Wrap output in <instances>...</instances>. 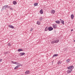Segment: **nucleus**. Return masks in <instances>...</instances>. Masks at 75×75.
Masks as SVG:
<instances>
[{"mask_svg": "<svg viewBox=\"0 0 75 75\" xmlns=\"http://www.w3.org/2000/svg\"><path fill=\"white\" fill-rule=\"evenodd\" d=\"M59 41V40H57L52 41L51 42V44H54V43H58V42Z\"/></svg>", "mask_w": 75, "mask_h": 75, "instance_id": "1", "label": "nucleus"}, {"mask_svg": "<svg viewBox=\"0 0 75 75\" xmlns=\"http://www.w3.org/2000/svg\"><path fill=\"white\" fill-rule=\"evenodd\" d=\"M9 8V7H8V5H5L3 7V9L4 10L5 9H6V8Z\"/></svg>", "mask_w": 75, "mask_h": 75, "instance_id": "2", "label": "nucleus"}, {"mask_svg": "<svg viewBox=\"0 0 75 75\" xmlns=\"http://www.w3.org/2000/svg\"><path fill=\"white\" fill-rule=\"evenodd\" d=\"M67 68L68 69L70 70L71 69H73L74 68V66H70L69 67H67Z\"/></svg>", "mask_w": 75, "mask_h": 75, "instance_id": "3", "label": "nucleus"}, {"mask_svg": "<svg viewBox=\"0 0 75 75\" xmlns=\"http://www.w3.org/2000/svg\"><path fill=\"white\" fill-rule=\"evenodd\" d=\"M72 71V69L69 70L68 69V70L67 71V73L68 74H70V73H71Z\"/></svg>", "mask_w": 75, "mask_h": 75, "instance_id": "4", "label": "nucleus"}, {"mask_svg": "<svg viewBox=\"0 0 75 75\" xmlns=\"http://www.w3.org/2000/svg\"><path fill=\"white\" fill-rule=\"evenodd\" d=\"M48 30L49 31H52L53 30V28L51 27H50L48 28Z\"/></svg>", "mask_w": 75, "mask_h": 75, "instance_id": "5", "label": "nucleus"}, {"mask_svg": "<svg viewBox=\"0 0 75 75\" xmlns=\"http://www.w3.org/2000/svg\"><path fill=\"white\" fill-rule=\"evenodd\" d=\"M53 28H56L57 27V25H56L55 24H53L52 25Z\"/></svg>", "mask_w": 75, "mask_h": 75, "instance_id": "6", "label": "nucleus"}, {"mask_svg": "<svg viewBox=\"0 0 75 75\" xmlns=\"http://www.w3.org/2000/svg\"><path fill=\"white\" fill-rule=\"evenodd\" d=\"M60 21L61 23H62V24L64 25V21L63 20H61V19H60Z\"/></svg>", "mask_w": 75, "mask_h": 75, "instance_id": "7", "label": "nucleus"}, {"mask_svg": "<svg viewBox=\"0 0 75 75\" xmlns=\"http://www.w3.org/2000/svg\"><path fill=\"white\" fill-rule=\"evenodd\" d=\"M55 11L54 10H52L51 11V13L52 14H54V13H55Z\"/></svg>", "mask_w": 75, "mask_h": 75, "instance_id": "8", "label": "nucleus"}, {"mask_svg": "<svg viewBox=\"0 0 75 75\" xmlns=\"http://www.w3.org/2000/svg\"><path fill=\"white\" fill-rule=\"evenodd\" d=\"M9 27L10 28H14V27L13 26H12V25H8Z\"/></svg>", "mask_w": 75, "mask_h": 75, "instance_id": "9", "label": "nucleus"}, {"mask_svg": "<svg viewBox=\"0 0 75 75\" xmlns=\"http://www.w3.org/2000/svg\"><path fill=\"white\" fill-rule=\"evenodd\" d=\"M19 67H20V65H18L15 67L14 69H18Z\"/></svg>", "mask_w": 75, "mask_h": 75, "instance_id": "10", "label": "nucleus"}, {"mask_svg": "<svg viewBox=\"0 0 75 75\" xmlns=\"http://www.w3.org/2000/svg\"><path fill=\"white\" fill-rule=\"evenodd\" d=\"M29 73H30V71L28 70L25 72V74L27 75V74H28Z\"/></svg>", "mask_w": 75, "mask_h": 75, "instance_id": "11", "label": "nucleus"}, {"mask_svg": "<svg viewBox=\"0 0 75 75\" xmlns=\"http://www.w3.org/2000/svg\"><path fill=\"white\" fill-rule=\"evenodd\" d=\"M55 22L57 24H60V21H55Z\"/></svg>", "mask_w": 75, "mask_h": 75, "instance_id": "12", "label": "nucleus"}, {"mask_svg": "<svg viewBox=\"0 0 75 75\" xmlns=\"http://www.w3.org/2000/svg\"><path fill=\"white\" fill-rule=\"evenodd\" d=\"M71 19H74V15H73V14H72L71 15Z\"/></svg>", "mask_w": 75, "mask_h": 75, "instance_id": "13", "label": "nucleus"}, {"mask_svg": "<svg viewBox=\"0 0 75 75\" xmlns=\"http://www.w3.org/2000/svg\"><path fill=\"white\" fill-rule=\"evenodd\" d=\"M58 54H55L53 55L52 57L53 58H54V57H55L58 56Z\"/></svg>", "mask_w": 75, "mask_h": 75, "instance_id": "14", "label": "nucleus"}, {"mask_svg": "<svg viewBox=\"0 0 75 75\" xmlns=\"http://www.w3.org/2000/svg\"><path fill=\"white\" fill-rule=\"evenodd\" d=\"M40 14H43V11L42 10V9H41L40 10Z\"/></svg>", "mask_w": 75, "mask_h": 75, "instance_id": "15", "label": "nucleus"}, {"mask_svg": "<svg viewBox=\"0 0 75 75\" xmlns=\"http://www.w3.org/2000/svg\"><path fill=\"white\" fill-rule=\"evenodd\" d=\"M18 52H20V51H23V50L21 49H19L18 50Z\"/></svg>", "mask_w": 75, "mask_h": 75, "instance_id": "16", "label": "nucleus"}, {"mask_svg": "<svg viewBox=\"0 0 75 75\" xmlns=\"http://www.w3.org/2000/svg\"><path fill=\"white\" fill-rule=\"evenodd\" d=\"M20 54L21 55V56H22V55H25V53H20Z\"/></svg>", "mask_w": 75, "mask_h": 75, "instance_id": "17", "label": "nucleus"}, {"mask_svg": "<svg viewBox=\"0 0 75 75\" xmlns=\"http://www.w3.org/2000/svg\"><path fill=\"white\" fill-rule=\"evenodd\" d=\"M13 4L14 5L16 4H17V2L16 1H14L13 2Z\"/></svg>", "mask_w": 75, "mask_h": 75, "instance_id": "18", "label": "nucleus"}, {"mask_svg": "<svg viewBox=\"0 0 75 75\" xmlns=\"http://www.w3.org/2000/svg\"><path fill=\"white\" fill-rule=\"evenodd\" d=\"M37 23V24H38V25H40V24H41V23H40V21H38Z\"/></svg>", "mask_w": 75, "mask_h": 75, "instance_id": "19", "label": "nucleus"}, {"mask_svg": "<svg viewBox=\"0 0 75 75\" xmlns=\"http://www.w3.org/2000/svg\"><path fill=\"white\" fill-rule=\"evenodd\" d=\"M14 64H17V65H20V64L17 62H14Z\"/></svg>", "mask_w": 75, "mask_h": 75, "instance_id": "20", "label": "nucleus"}, {"mask_svg": "<svg viewBox=\"0 0 75 75\" xmlns=\"http://www.w3.org/2000/svg\"><path fill=\"white\" fill-rule=\"evenodd\" d=\"M48 30V27H46L45 28V31H46Z\"/></svg>", "mask_w": 75, "mask_h": 75, "instance_id": "21", "label": "nucleus"}, {"mask_svg": "<svg viewBox=\"0 0 75 75\" xmlns=\"http://www.w3.org/2000/svg\"><path fill=\"white\" fill-rule=\"evenodd\" d=\"M34 6H38V4L37 3H35L34 4Z\"/></svg>", "mask_w": 75, "mask_h": 75, "instance_id": "22", "label": "nucleus"}, {"mask_svg": "<svg viewBox=\"0 0 75 75\" xmlns=\"http://www.w3.org/2000/svg\"><path fill=\"white\" fill-rule=\"evenodd\" d=\"M61 61H58V64H59V65L60 64H61Z\"/></svg>", "mask_w": 75, "mask_h": 75, "instance_id": "23", "label": "nucleus"}, {"mask_svg": "<svg viewBox=\"0 0 75 75\" xmlns=\"http://www.w3.org/2000/svg\"><path fill=\"white\" fill-rule=\"evenodd\" d=\"M70 61V59H68L66 61H67V62L68 63V62H69V61Z\"/></svg>", "mask_w": 75, "mask_h": 75, "instance_id": "24", "label": "nucleus"}, {"mask_svg": "<svg viewBox=\"0 0 75 75\" xmlns=\"http://www.w3.org/2000/svg\"><path fill=\"white\" fill-rule=\"evenodd\" d=\"M33 29L32 28H31L30 30V31H33Z\"/></svg>", "mask_w": 75, "mask_h": 75, "instance_id": "25", "label": "nucleus"}, {"mask_svg": "<svg viewBox=\"0 0 75 75\" xmlns=\"http://www.w3.org/2000/svg\"><path fill=\"white\" fill-rule=\"evenodd\" d=\"M7 45L8 46H11V44L10 43H8L7 44Z\"/></svg>", "mask_w": 75, "mask_h": 75, "instance_id": "26", "label": "nucleus"}, {"mask_svg": "<svg viewBox=\"0 0 75 75\" xmlns=\"http://www.w3.org/2000/svg\"><path fill=\"white\" fill-rule=\"evenodd\" d=\"M42 17H41L39 19V20L40 21H41L42 20Z\"/></svg>", "mask_w": 75, "mask_h": 75, "instance_id": "27", "label": "nucleus"}, {"mask_svg": "<svg viewBox=\"0 0 75 75\" xmlns=\"http://www.w3.org/2000/svg\"><path fill=\"white\" fill-rule=\"evenodd\" d=\"M10 10H13V8H11V7H10Z\"/></svg>", "mask_w": 75, "mask_h": 75, "instance_id": "28", "label": "nucleus"}, {"mask_svg": "<svg viewBox=\"0 0 75 75\" xmlns=\"http://www.w3.org/2000/svg\"><path fill=\"white\" fill-rule=\"evenodd\" d=\"M11 62H12V63H13V64H14V61H11Z\"/></svg>", "mask_w": 75, "mask_h": 75, "instance_id": "29", "label": "nucleus"}, {"mask_svg": "<svg viewBox=\"0 0 75 75\" xmlns=\"http://www.w3.org/2000/svg\"><path fill=\"white\" fill-rule=\"evenodd\" d=\"M7 52H5L4 53V54H5V55H6V54H7Z\"/></svg>", "mask_w": 75, "mask_h": 75, "instance_id": "30", "label": "nucleus"}, {"mask_svg": "<svg viewBox=\"0 0 75 75\" xmlns=\"http://www.w3.org/2000/svg\"><path fill=\"white\" fill-rule=\"evenodd\" d=\"M2 61V59H0V62H1Z\"/></svg>", "mask_w": 75, "mask_h": 75, "instance_id": "31", "label": "nucleus"}, {"mask_svg": "<svg viewBox=\"0 0 75 75\" xmlns=\"http://www.w3.org/2000/svg\"><path fill=\"white\" fill-rule=\"evenodd\" d=\"M73 30H74L71 29V31H73Z\"/></svg>", "mask_w": 75, "mask_h": 75, "instance_id": "32", "label": "nucleus"}, {"mask_svg": "<svg viewBox=\"0 0 75 75\" xmlns=\"http://www.w3.org/2000/svg\"><path fill=\"white\" fill-rule=\"evenodd\" d=\"M74 42H75V40H74Z\"/></svg>", "mask_w": 75, "mask_h": 75, "instance_id": "33", "label": "nucleus"}]
</instances>
